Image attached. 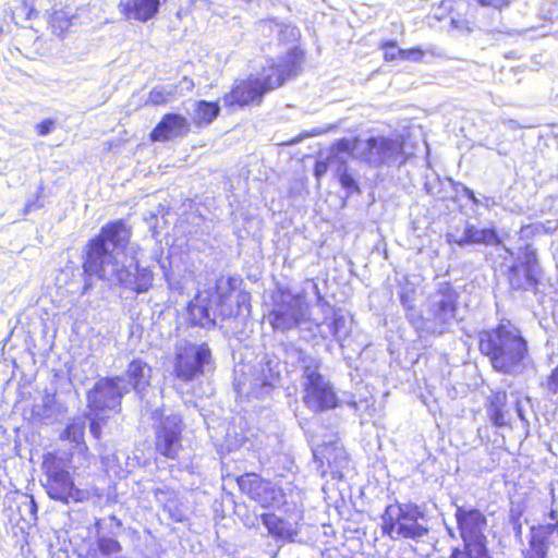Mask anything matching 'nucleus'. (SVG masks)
<instances>
[{
  "label": "nucleus",
  "instance_id": "nucleus-1",
  "mask_svg": "<svg viewBox=\"0 0 558 558\" xmlns=\"http://www.w3.org/2000/svg\"><path fill=\"white\" fill-rule=\"evenodd\" d=\"M130 236V229L121 219L105 225L99 235L89 241L84 270L112 287L141 294L153 286L154 274L140 266L141 248L129 243Z\"/></svg>",
  "mask_w": 558,
  "mask_h": 558
},
{
  "label": "nucleus",
  "instance_id": "nucleus-2",
  "mask_svg": "<svg viewBox=\"0 0 558 558\" xmlns=\"http://www.w3.org/2000/svg\"><path fill=\"white\" fill-rule=\"evenodd\" d=\"M302 59V51L293 48L277 61L267 60L259 76L235 81L231 92L225 95L223 105L230 109L259 105L265 94L281 86L289 76L296 73Z\"/></svg>",
  "mask_w": 558,
  "mask_h": 558
},
{
  "label": "nucleus",
  "instance_id": "nucleus-3",
  "mask_svg": "<svg viewBox=\"0 0 558 558\" xmlns=\"http://www.w3.org/2000/svg\"><path fill=\"white\" fill-rule=\"evenodd\" d=\"M239 281L236 277H220L213 291L198 293L187 306L191 324L210 329L216 325L217 315L223 319L238 315L241 305L250 299L248 293L240 291L233 301Z\"/></svg>",
  "mask_w": 558,
  "mask_h": 558
},
{
  "label": "nucleus",
  "instance_id": "nucleus-4",
  "mask_svg": "<svg viewBox=\"0 0 558 558\" xmlns=\"http://www.w3.org/2000/svg\"><path fill=\"white\" fill-rule=\"evenodd\" d=\"M480 351L489 357L496 371L515 373L522 366L527 345L515 327L500 324L480 333Z\"/></svg>",
  "mask_w": 558,
  "mask_h": 558
},
{
  "label": "nucleus",
  "instance_id": "nucleus-5",
  "mask_svg": "<svg viewBox=\"0 0 558 558\" xmlns=\"http://www.w3.org/2000/svg\"><path fill=\"white\" fill-rule=\"evenodd\" d=\"M459 294L449 282H440L426 302L424 315H409L411 325L422 335H442L456 320Z\"/></svg>",
  "mask_w": 558,
  "mask_h": 558
},
{
  "label": "nucleus",
  "instance_id": "nucleus-6",
  "mask_svg": "<svg viewBox=\"0 0 558 558\" xmlns=\"http://www.w3.org/2000/svg\"><path fill=\"white\" fill-rule=\"evenodd\" d=\"M454 518L463 549L454 548L451 558H490L487 550L486 515L472 506L454 505Z\"/></svg>",
  "mask_w": 558,
  "mask_h": 558
},
{
  "label": "nucleus",
  "instance_id": "nucleus-7",
  "mask_svg": "<svg viewBox=\"0 0 558 558\" xmlns=\"http://www.w3.org/2000/svg\"><path fill=\"white\" fill-rule=\"evenodd\" d=\"M381 532L393 541L421 542L429 530L423 511L413 504L388 505L381 514Z\"/></svg>",
  "mask_w": 558,
  "mask_h": 558
},
{
  "label": "nucleus",
  "instance_id": "nucleus-8",
  "mask_svg": "<svg viewBox=\"0 0 558 558\" xmlns=\"http://www.w3.org/2000/svg\"><path fill=\"white\" fill-rule=\"evenodd\" d=\"M267 319L275 330L281 332L294 328L310 329V324L320 326L308 317V305L305 299L290 292H279L274 296V306Z\"/></svg>",
  "mask_w": 558,
  "mask_h": 558
},
{
  "label": "nucleus",
  "instance_id": "nucleus-9",
  "mask_svg": "<svg viewBox=\"0 0 558 558\" xmlns=\"http://www.w3.org/2000/svg\"><path fill=\"white\" fill-rule=\"evenodd\" d=\"M296 353L303 368L304 403L314 411L335 408L337 405L336 393L320 375L318 361L301 350Z\"/></svg>",
  "mask_w": 558,
  "mask_h": 558
},
{
  "label": "nucleus",
  "instance_id": "nucleus-10",
  "mask_svg": "<svg viewBox=\"0 0 558 558\" xmlns=\"http://www.w3.org/2000/svg\"><path fill=\"white\" fill-rule=\"evenodd\" d=\"M214 367L211 351L206 343L179 341L175 345L173 374L189 383L210 372Z\"/></svg>",
  "mask_w": 558,
  "mask_h": 558
},
{
  "label": "nucleus",
  "instance_id": "nucleus-11",
  "mask_svg": "<svg viewBox=\"0 0 558 558\" xmlns=\"http://www.w3.org/2000/svg\"><path fill=\"white\" fill-rule=\"evenodd\" d=\"M43 471L46 476L44 486L50 498L64 504L82 500L83 492L75 486L63 459L52 453L45 454Z\"/></svg>",
  "mask_w": 558,
  "mask_h": 558
},
{
  "label": "nucleus",
  "instance_id": "nucleus-12",
  "mask_svg": "<svg viewBox=\"0 0 558 558\" xmlns=\"http://www.w3.org/2000/svg\"><path fill=\"white\" fill-rule=\"evenodd\" d=\"M129 393V385L123 376L102 377L87 392V404L95 416L102 413H119L123 397Z\"/></svg>",
  "mask_w": 558,
  "mask_h": 558
},
{
  "label": "nucleus",
  "instance_id": "nucleus-13",
  "mask_svg": "<svg viewBox=\"0 0 558 558\" xmlns=\"http://www.w3.org/2000/svg\"><path fill=\"white\" fill-rule=\"evenodd\" d=\"M279 381V373L267 366L242 365L234 369V390L240 398L263 399Z\"/></svg>",
  "mask_w": 558,
  "mask_h": 558
},
{
  "label": "nucleus",
  "instance_id": "nucleus-14",
  "mask_svg": "<svg viewBox=\"0 0 558 558\" xmlns=\"http://www.w3.org/2000/svg\"><path fill=\"white\" fill-rule=\"evenodd\" d=\"M361 144V158L373 166L403 163V144L384 136L371 137Z\"/></svg>",
  "mask_w": 558,
  "mask_h": 558
},
{
  "label": "nucleus",
  "instance_id": "nucleus-15",
  "mask_svg": "<svg viewBox=\"0 0 558 558\" xmlns=\"http://www.w3.org/2000/svg\"><path fill=\"white\" fill-rule=\"evenodd\" d=\"M240 489L262 507H279L283 504V493L275 484L257 474H245L238 478Z\"/></svg>",
  "mask_w": 558,
  "mask_h": 558
},
{
  "label": "nucleus",
  "instance_id": "nucleus-16",
  "mask_svg": "<svg viewBox=\"0 0 558 558\" xmlns=\"http://www.w3.org/2000/svg\"><path fill=\"white\" fill-rule=\"evenodd\" d=\"M539 267L535 251L526 245L523 257L517 258L508 272L509 283L512 289H532L538 282Z\"/></svg>",
  "mask_w": 558,
  "mask_h": 558
},
{
  "label": "nucleus",
  "instance_id": "nucleus-17",
  "mask_svg": "<svg viewBox=\"0 0 558 558\" xmlns=\"http://www.w3.org/2000/svg\"><path fill=\"white\" fill-rule=\"evenodd\" d=\"M181 418L177 414L166 415L156 426V450L174 459L181 449Z\"/></svg>",
  "mask_w": 558,
  "mask_h": 558
},
{
  "label": "nucleus",
  "instance_id": "nucleus-18",
  "mask_svg": "<svg viewBox=\"0 0 558 558\" xmlns=\"http://www.w3.org/2000/svg\"><path fill=\"white\" fill-rule=\"evenodd\" d=\"M446 241L449 244H456L460 247L476 244L486 246L501 244V240L494 228H477L470 221L465 222L462 231L456 229L447 232Z\"/></svg>",
  "mask_w": 558,
  "mask_h": 558
},
{
  "label": "nucleus",
  "instance_id": "nucleus-19",
  "mask_svg": "<svg viewBox=\"0 0 558 558\" xmlns=\"http://www.w3.org/2000/svg\"><path fill=\"white\" fill-rule=\"evenodd\" d=\"M441 7L451 13L452 28L471 33L475 27L476 7L466 0H444Z\"/></svg>",
  "mask_w": 558,
  "mask_h": 558
},
{
  "label": "nucleus",
  "instance_id": "nucleus-20",
  "mask_svg": "<svg viewBox=\"0 0 558 558\" xmlns=\"http://www.w3.org/2000/svg\"><path fill=\"white\" fill-rule=\"evenodd\" d=\"M189 130L190 125L186 118L177 113H168L151 131L150 138L155 142H165L183 136Z\"/></svg>",
  "mask_w": 558,
  "mask_h": 558
},
{
  "label": "nucleus",
  "instance_id": "nucleus-21",
  "mask_svg": "<svg viewBox=\"0 0 558 558\" xmlns=\"http://www.w3.org/2000/svg\"><path fill=\"white\" fill-rule=\"evenodd\" d=\"M167 0H120L119 10L128 20L147 22L153 19Z\"/></svg>",
  "mask_w": 558,
  "mask_h": 558
},
{
  "label": "nucleus",
  "instance_id": "nucleus-22",
  "mask_svg": "<svg viewBox=\"0 0 558 558\" xmlns=\"http://www.w3.org/2000/svg\"><path fill=\"white\" fill-rule=\"evenodd\" d=\"M314 458L319 460L322 465L324 464V459L327 462L329 472L333 477H341L342 470L348 466L349 460L348 454L343 447L338 444H327L323 446L320 449H316L314 451Z\"/></svg>",
  "mask_w": 558,
  "mask_h": 558
},
{
  "label": "nucleus",
  "instance_id": "nucleus-23",
  "mask_svg": "<svg viewBox=\"0 0 558 558\" xmlns=\"http://www.w3.org/2000/svg\"><path fill=\"white\" fill-rule=\"evenodd\" d=\"M125 383L129 385V391L131 388L140 396H143V392L149 386L151 378V367L148 363L143 361L142 359L132 360L126 368Z\"/></svg>",
  "mask_w": 558,
  "mask_h": 558
},
{
  "label": "nucleus",
  "instance_id": "nucleus-24",
  "mask_svg": "<svg viewBox=\"0 0 558 558\" xmlns=\"http://www.w3.org/2000/svg\"><path fill=\"white\" fill-rule=\"evenodd\" d=\"M260 520L268 533L277 539L292 542L298 535V529L294 524L274 513H264L260 515Z\"/></svg>",
  "mask_w": 558,
  "mask_h": 558
},
{
  "label": "nucleus",
  "instance_id": "nucleus-25",
  "mask_svg": "<svg viewBox=\"0 0 558 558\" xmlns=\"http://www.w3.org/2000/svg\"><path fill=\"white\" fill-rule=\"evenodd\" d=\"M488 401L487 414L493 425L497 427L506 426L508 424L505 415V407L507 404L506 391L493 392Z\"/></svg>",
  "mask_w": 558,
  "mask_h": 558
},
{
  "label": "nucleus",
  "instance_id": "nucleus-26",
  "mask_svg": "<svg viewBox=\"0 0 558 558\" xmlns=\"http://www.w3.org/2000/svg\"><path fill=\"white\" fill-rule=\"evenodd\" d=\"M220 107L217 102L198 100L194 104L193 121L198 126L209 125L219 114Z\"/></svg>",
  "mask_w": 558,
  "mask_h": 558
},
{
  "label": "nucleus",
  "instance_id": "nucleus-27",
  "mask_svg": "<svg viewBox=\"0 0 558 558\" xmlns=\"http://www.w3.org/2000/svg\"><path fill=\"white\" fill-rule=\"evenodd\" d=\"M333 319L330 324V331L335 340L344 347V342L351 333L353 318L342 314L340 310H333Z\"/></svg>",
  "mask_w": 558,
  "mask_h": 558
},
{
  "label": "nucleus",
  "instance_id": "nucleus-28",
  "mask_svg": "<svg viewBox=\"0 0 558 558\" xmlns=\"http://www.w3.org/2000/svg\"><path fill=\"white\" fill-rule=\"evenodd\" d=\"M554 535L558 537L557 522L532 527L529 545L537 546L543 549V551L547 553L549 543L551 542Z\"/></svg>",
  "mask_w": 558,
  "mask_h": 558
},
{
  "label": "nucleus",
  "instance_id": "nucleus-29",
  "mask_svg": "<svg viewBox=\"0 0 558 558\" xmlns=\"http://www.w3.org/2000/svg\"><path fill=\"white\" fill-rule=\"evenodd\" d=\"M361 141H351L349 138H342L335 143L330 149L329 157L335 160V162H339L341 167H343L347 162L348 157L352 154L354 149L359 151L361 155Z\"/></svg>",
  "mask_w": 558,
  "mask_h": 558
},
{
  "label": "nucleus",
  "instance_id": "nucleus-30",
  "mask_svg": "<svg viewBox=\"0 0 558 558\" xmlns=\"http://www.w3.org/2000/svg\"><path fill=\"white\" fill-rule=\"evenodd\" d=\"M96 529H97L96 543H97V547H98L99 551L101 553V555L110 556L113 554H118L122 550L121 544L116 538L100 535V529H101L100 521H98L96 523Z\"/></svg>",
  "mask_w": 558,
  "mask_h": 558
},
{
  "label": "nucleus",
  "instance_id": "nucleus-31",
  "mask_svg": "<svg viewBox=\"0 0 558 558\" xmlns=\"http://www.w3.org/2000/svg\"><path fill=\"white\" fill-rule=\"evenodd\" d=\"M400 302L404 310H407V318L409 319V315L413 314L414 316H420L415 312V300H416V289L414 284L410 282H405L401 286V290L399 292Z\"/></svg>",
  "mask_w": 558,
  "mask_h": 558
},
{
  "label": "nucleus",
  "instance_id": "nucleus-32",
  "mask_svg": "<svg viewBox=\"0 0 558 558\" xmlns=\"http://www.w3.org/2000/svg\"><path fill=\"white\" fill-rule=\"evenodd\" d=\"M174 95L175 87H173V85L157 86L150 90L147 102L151 105H162L166 104Z\"/></svg>",
  "mask_w": 558,
  "mask_h": 558
},
{
  "label": "nucleus",
  "instance_id": "nucleus-33",
  "mask_svg": "<svg viewBox=\"0 0 558 558\" xmlns=\"http://www.w3.org/2000/svg\"><path fill=\"white\" fill-rule=\"evenodd\" d=\"M85 430L84 421H74L70 423L62 432V438L80 444L83 440Z\"/></svg>",
  "mask_w": 558,
  "mask_h": 558
},
{
  "label": "nucleus",
  "instance_id": "nucleus-34",
  "mask_svg": "<svg viewBox=\"0 0 558 558\" xmlns=\"http://www.w3.org/2000/svg\"><path fill=\"white\" fill-rule=\"evenodd\" d=\"M339 182L341 186L347 190L349 194L359 193L360 187L356 181L345 170V165L343 167L339 166L338 168Z\"/></svg>",
  "mask_w": 558,
  "mask_h": 558
},
{
  "label": "nucleus",
  "instance_id": "nucleus-35",
  "mask_svg": "<svg viewBox=\"0 0 558 558\" xmlns=\"http://www.w3.org/2000/svg\"><path fill=\"white\" fill-rule=\"evenodd\" d=\"M397 53L399 59L413 62H422L425 56V51L421 48L398 49Z\"/></svg>",
  "mask_w": 558,
  "mask_h": 558
},
{
  "label": "nucleus",
  "instance_id": "nucleus-36",
  "mask_svg": "<svg viewBox=\"0 0 558 558\" xmlns=\"http://www.w3.org/2000/svg\"><path fill=\"white\" fill-rule=\"evenodd\" d=\"M542 386L553 395L558 393V366L555 367L547 378L542 383Z\"/></svg>",
  "mask_w": 558,
  "mask_h": 558
},
{
  "label": "nucleus",
  "instance_id": "nucleus-37",
  "mask_svg": "<svg viewBox=\"0 0 558 558\" xmlns=\"http://www.w3.org/2000/svg\"><path fill=\"white\" fill-rule=\"evenodd\" d=\"M381 48L384 49V57L386 61H393L396 59H399V56L397 53V46L396 41L390 40L381 45Z\"/></svg>",
  "mask_w": 558,
  "mask_h": 558
},
{
  "label": "nucleus",
  "instance_id": "nucleus-38",
  "mask_svg": "<svg viewBox=\"0 0 558 558\" xmlns=\"http://www.w3.org/2000/svg\"><path fill=\"white\" fill-rule=\"evenodd\" d=\"M335 160H332L329 156L326 160H317L314 168V174L317 179H320L323 175L326 174L328 168L330 165H332Z\"/></svg>",
  "mask_w": 558,
  "mask_h": 558
},
{
  "label": "nucleus",
  "instance_id": "nucleus-39",
  "mask_svg": "<svg viewBox=\"0 0 558 558\" xmlns=\"http://www.w3.org/2000/svg\"><path fill=\"white\" fill-rule=\"evenodd\" d=\"M175 87V95L177 94H185L187 92H191L194 87V82L192 78L184 76L178 85H173Z\"/></svg>",
  "mask_w": 558,
  "mask_h": 558
},
{
  "label": "nucleus",
  "instance_id": "nucleus-40",
  "mask_svg": "<svg viewBox=\"0 0 558 558\" xmlns=\"http://www.w3.org/2000/svg\"><path fill=\"white\" fill-rule=\"evenodd\" d=\"M482 7H492L497 10H501L508 7L511 0H477Z\"/></svg>",
  "mask_w": 558,
  "mask_h": 558
},
{
  "label": "nucleus",
  "instance_id": "nucleus-41",
  "mask_svg": "<svg viewBox=\"0 0 558 558\" xmlns=\"http://www.w3.org/2000/svg\"><path fill=\"white\" fill-rule=\"evenodd\" d=\"M546 556L547 553L534 545H530L527 549L523 550V558H546Z\"/></svg>",
  "mask_w": 558,
  "mask_h": 558
},
{
  "label": "nucleus",
  "instance_id": "nucleus-42",
  "mask_svg": "<svg viewBox=\"0 0 558 558\" xmlns=\"http://www.w3.org/2000/svg\"><path fill=\"white\" fill-rule=\"evenodd\" d=\"M54 122L50 119L44 120L36 125V130L39 135L45 136L49 134L53 129Z\"/></svg>",
  "mask_w": 558,
  "mask_h": 558
},
{
  "label": "nucleus",
  "instance_id": "nucleus-43",
  "mask_svg": "<svg viewBox=\"0 0 558 558\" xmlns=\"http://www.w3.org/2000/svg\"><path fill=\"white\" fill-rule=\"evenodd\" d=\"M22 508H25L29 512V514L32 515L33 519L36 518L37 506L33 498H27L20 507V509H22Z\"/></svg>",
  "mask_w": 558,
  "mask_h": 558
},
{
  "label": "nucleus",
  "instance_id": "nucleus-44",
  "mask_svg": "<svg viewBox=\"0 0 558 558\" xmlns=\"http://www.w3.org/2000/svg\"><path fill=\"white\" fill-rule=\"evenodd\" d=\"M97 417L98 416H95V418L92 420L90 422V433L92 435L96 438V439H99L100 438V435H101V425L100 423L97 421Z\"/></svg>",
  "mask_w": 558,
  "mask_h": 558
},
{
  "label": "nucleus",
  "instance_id": "nucleus-45",
  "mask_svg": "<svg viewBox=\"0 0 558 558\" xmlns=\"http://www.w3.org/2000/svg\"><path fill=\"white\" fill-rule=\"evenodd\" d=\"M463 193L473 204H475V205L480 204V198H477L475 196V193H474L473 190H471L470 187L464 186L463 187Z\"/></svg>",
  "mask_w": 558,
  "mask_h": 558
},
{
  "label": "nucleus",
  "instance_id": "nucleus-46",
  "mask_svg": "<svg viewBox=\"0 0 558 558\" xmlns=\"http://www.w3.org/2000/svg\"><path fill=\"white\" fill-rule=\"evenodd\" d=\"M478 205H483V206H485L486 208L489 209V208H492V206L495 205V201L492 197L484 196L482 199H480V204Z\"/></svg>",
  "mask_w": 558,
  "mask_h": 558
},
{
  "label": "nucleus",
  "instance_id": "nucleus-47",
  "mask_svg": "<svg viewBox=\"0 0 558 558\" xmlns=\"http://www.w3.org/2000/svg\"><path fill=\"white\" fill-rule=\"evenodd\" d=\"M517 413H518V416L520 417L521 421H526L525 416H524V413H523V410L520 405L519 402H517Z\"/></svg>",
  "mask_w": 558,
  "mask_h": 558
},
{
  "label": "nucleus",
  "instance_id": "nucleus-48",
  "mask_svg": "<svg viewBox=\"0 0 558 558\" xmlns=\"http://www.w3.org/2000/svg\"><path fill=\"white\" fill-rule=\"evenodd\" d=\"M549 518L550 520L553 521L551 523H558V519H557V512L555 510H551L550 513H549Z\"/></svg>",
  "mask_w": 558,
  "mask_h": 558
},
{
  "label": "nucleus",
  "instance_id": "nucleus-49",
  "mask_svg": "<svg viewBox=\"0 0 558 558\" xmlns=\"http://www.w3.org/2000/svg\"><path fill=\"white\" fill-rule=\"evenodd\" d=\"M109 520H110V521H112V522H114V523H116V525H117L118 527H120V526H121V522H120V520H118V519L116 518V515H110V517H109Z\"/></svg>",
  "mask_w": 558,
  "mask_h": 558
},
{
  "label": "nucleus",
  "instance_id": "nucleus-50",
  "mask_svg": "<svg viewBox=\"0 0 558 558\" xmlns=\"http://www.w3.org/2000/svg\"><path fill=\"white\" fill-rule=\"evenodd\" d=\"M51 401H52V397L51 396H47L46 399H45V404L47 405Z\"/></svg>",
  "mask_w": 558,
  "mask_h": 558
},
{
  "label": "nucleus",
  "instance_id": "nucleus-51",
  "mask_svg": "<svg viewBox=\"0 0 558 558\" xmlns=\"http://www.w3.org/2000/svg\"><path fill=\"white\" fill-rule=\"evenodd\" d=\"M31 208H32V205L27 204L26 207H25L26 213H29Z\"/></svg>",
  "mask_w": 558,
  "mask_h": 558
},
{
  "label": "nucleus",
  "instance_id": "nucleus-52",
  "mask_svg": "<svg viewBox=\"0 0 558 558\" xmlns=\"http://www.w3.org/2000/svg\"><path fill=\"white\" fill-rule=\"evenodd\" d=\"M448 532L450 534L451 537H454V533H453V530L452 529H448Z\"/></svg>",
  "mask_w": 558,
  "mask_h": 558
},
{
  "label": "nucleus",
  "instance_id": "nucleus-53",
  "mask_svg": "<svg viewBox=\"0 0 558 558\" xmlns=\"http://www.w3.org/2000/svg\"><path fill=\"white\" fill-rule=\"evenodd\" d=\"M318 302H319V303H323V305H327V303H326V302H324V301H323V299H322L320 296H318Z\"/></svg>",
  "mask_w": 558,
  "mask_h": 558
},
{
  "label": "nucleus",
  "instance_id": "nucleus-54",
  "mask_svg": "<svg viewBox=\"0 0 558 558\" xmlns=\"http://www.w3.org/2000/svg\"><path fill=\"white\" fill-rule=\"evenodd\" d=\"M328 470H322V474H326Z\"/></svg>",
  "mask_w": 558,
  "mask_h": 558
}]
</instances>
